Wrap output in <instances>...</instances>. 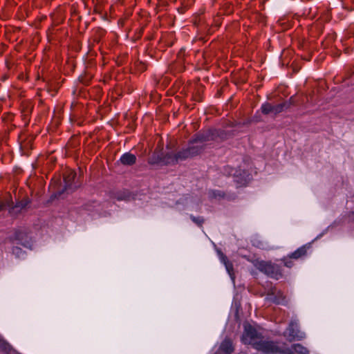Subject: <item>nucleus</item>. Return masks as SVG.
Returning <instances> with one entry per match:
<instances>
[{
  "instance_id": "1",
  "label": "nucleus",
  "mask_w": 354,
  "mask_h": 354,
  "mask_svg": "<svg viewBox=\"0 0 354 354\" xmlns=\"http://www.w3.org/2000/svg\"><path fill=\"white\" fill-rule=\"evenodd\" d=\"M241 342L244 344L251 345L254 349L263 354H272V353L280 351L277 342L265 338L259 327L250 324H244Z\"/></svg>"
},
{
  "instance_id": "2",
  "label": "nucleus",
  "mask_w": 354,
  "mask_h": 354,
  "mask_svg": "<svg viewBox=\"0 0 354 354\" xmlns=\"http://www.w3.org/2000/svg\"><path fill=\"white\" fill-rule=\"evenodd\" d=\"M259 270L267 275L275 279H279L281 277L280 268L277 264L271 262L261 261L257 266Z\"/></svg>"
},
{
  "instance_id": "3",
  "label": "nucleus",
  "mask_w": 354,
  "mask_h": 354,
  "mask_svg": "<svg viewBox=\"0 0 354 354\" xmlns=\"http://www.w3.org/2000/svg\"><path fill=\"white\" fill-rule=\"evenodd\" d=\"M198 153V149L195 147H191L189 149L184 150L183 151L179 152L176 155L169 154L165 157L164 161L167 164H174L175 162H178L179 160H183L190 156H194Z\"/></svg>"
},
{
  "instance_id": "4",
  "label": "nucleus",
  "mask_w": 354,
  "mask_h": 354,
  "mask_svg": "<svg viewBox=\"0 0 354 354\" xmlns=\"http://www.w3.org/2000/svg\"><path fill=\"white\" fill-rule=\"evenodd\" d=\"M279 348V352L272 353V354H308V351L301 344H294L290 348L286 347L285 344L277 342Z\"/></svg>"
},
{
  "instance_id": "5",
  "label": "nucleus",
  "mask_w": 354,
  "mask_h": 354,
  "mask_svg": "<svg viewBox=\"0 0 354 354\" xmlns=\"http://www.w3.org/2000/svg\"><path fill=\"white\" fill-rule=\"evenodd\" d=\"M284 336H286L289 341H292L296 339H301L305 337V335L299 330L297 320L294 319L290 322L288 328L284 333Z\"/></svg>"
},
{
  "instance_id": "6",
  "label": "nucleus",
  "mask_w": 354,
  "mask_h": 354,
  "mask_svg": "<svg viewBox=\"0 0 354 354\" xmlns=\"http://www.w3.org/2000/svg\"><path fill=\"white\" fill-rule=\"evenodd\" d=\"M283 104L273 106L269 103H266L261 106V111L264 114L272 113L276 115L283 111Z\"/></svg>"
},
{
  "instance_id": "7",
  "label": "nucleus",
  "mask_w": 354,
  "mask_h": 354,
  "mask_svg": "<svg viewBox=\"0 0 354 354\" xmlns=\"http://www.w3.org/2000/svg\"><path fill=\"white\" fill-rule=\"evenodd\" d=\"M219 351L224 354H232L234 351L232 341L229 339H224L220 345Z\"/></svg>"
},
{
  "instance_id": "8",
  "label": "nucleus",
  "mask_w": 354,
  "mask_h": 354,
  "mask_svg": "<svg viewBox=\"0 0 354 354\" xmlns=\"http://www.w3.org/2000/svg\"><path fill=\"white\" fill-rule=\"evenodd\" d=\"M136 160V156L130 153H126L120 158V161L122 164L131 165L135 163Z\"/></svg>"
},
{
  "instance_id": "9",
  "label": "nucleus",
  "mask_w": 354,
  "mask_h": 354,
  "mask_svg": "<svg viewBox=\"0 0 354 354\" xmlns=\"http://www.w3.org/2000/svg\"><path fill=\"white\" fill-rule=\"evenodd\" d=\"M306 253V248L305 247H301L299 249H297L296 251L292 252L290 255V258L293 259H299L303 256H304Z\"/></svg>"
},
{
  "instance_id": "10",
  "label": "nucleus",
  "mask_w": 354,
  "mask_h": 354,
  "mask_svg": "<svg viewBox=\"0 0 354 354\" xmlns=\"http://www.w3.org/2000/svg\"><path fill=\"white\" fill-rule=\"evenodd\" d=\"M12 254L17 258H24L25 254L22 249L19 246L12 248Z\"/></svg>"
},
{
  "instance_id": "11",
  "label": "nucleus",
  "mask_w": 354,
  "mask_h": 354,
  "mask_svg": "<svg viewBox=\"0 0 354 354\" xmlns=\"http://www.w3.org/2000/svg\"><path fill=\"white\" fill-rule=\"evenodd\" d=\"M27 205V202H20L15 207L12 208V209H10L9 211L11 214H15L19 210L24 208Z\"/></svg>"
},
{
  "instance_id": "12",
  "label": "nucleus",
  "mask_w": 354,
  "mask_h": 354,
  "mask_svg": "<svg viewBox=\"0 0 354 354\" xmlns=\"http://www.w3.org/2000/svg\"><path fill=\"white\" fill-rule=\"evenodd\" d=\"M0 350L8 353L11 350V346L3 340H0Z\"/></svg>"
},
{
  "instance_id": "13",
  "label": "nucleus",
  "mask_w": 354,
  "mask_h": 354,
  "mask_svg": "<svg viewBox=\"0 0 354 354\" xmlns=\"http://www.w3.org/2000/svg\"><path fill=\"white\" fill-rule=\"evenodd\" d=\"M192 221L199 226H201L204 222V219L202 217H195L193 215L190 216Z\"/></svg>"
},
{
  "instance_id": "14",
  "label": "nucleus",
  "mask_w": 354,
  "mask_h": 354,
  "mask_svg": "<svg viewBox=\"0 0 354 354\" xmlns=\"http://www.w3.org/2000/svg\"><path fill=\"white\" fill-rule=\"evenodd\" d=\"M74 176H75V174L73 172H71V174L67 177H65V182L67 185L69 186L70 181L72 178H74Z\"/></svg>"
},
{
  "instance_id": "15",
  "label": "nucleus",
  "mask_w": 354,
  "mask_h": 354,
  "mask_svg": "<svg viewBox=\"0 0 354 354\" xmlns=\"http://www.w3.org/2000/svg\"><path fill=\"white\" fill-rule=\"evenodd\" d=\"M225 264L226 269L230 274H231V270H232V266L230 263H228L225 261H224Z\"/></svg>"
},
{
  "instance_id": "16",
  "label": "nucleus",
  "mask_w": 354,
  "mask_h": 354,
  "mask_svg": "<svg viewBox=\"0 0 354 354\" xmlns=\"http://www.w3.org/2000/svg\"><path fill=\"white\" fill-rule=\"evenodd\" d=\"M285 266H288V267H290V266H291V264H290V263L286 262V263H285Z\"/></svg>"
},
{
  "instance_id": "17",
  "label": "nucleus",
  "mask_w": 354,
  "mask_h": 354,
  "mask_svg": "<svg viewBox=\"0 0 354 354\" xmlns=\"http://www.w3.org/2000/svg\"><path fill=\"white\" fill-rule=\"evenodd\" d=\"M2 209V205H0V210Z\"/></svg>"
}]
</instances>
